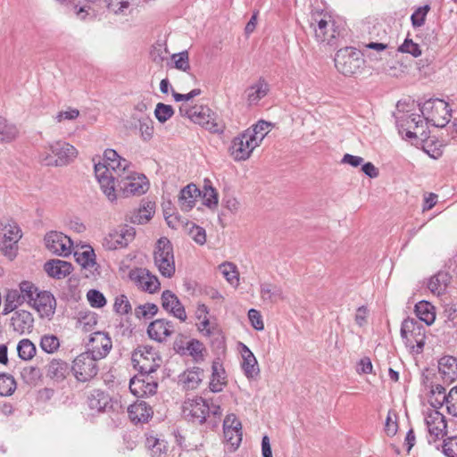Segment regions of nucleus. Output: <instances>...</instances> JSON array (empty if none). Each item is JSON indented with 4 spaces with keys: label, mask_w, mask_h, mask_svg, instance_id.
<instances>
[{
    "label": "nucleus",
    "mask_w": 457,
    "mask_h": 457,
    "mask_svg": "<svg viewBox=\"0 0 457 457\" xmlns=\"http://www.w3.org/2000/svg\"><path fill=\"white\" fill-rule=\"evenodd\" d=\"M130 168V163L123 158L117 159L116 162L107 163H95L96 178L100 184V187L107 198L113 202L116 200L115 181L118 175Z\"/></svg>",
    "instance_id": "f257e3e1"
},
{
    "label": "nucleus",
    "mask_w": 457,
    "mask_h": 457,
    "mask_svg": "<svg viewBox=\"0 0 457 457\" xmlns=\"http://www.w3.org/2000/svg\"><path fill=\"white\" fill-rule=\"evenodd\" d=\"M309 22L313 29L318 42L326 43L331 46L339 45V39L343 37L344 29H340L330 15L318 12H312Z\"/></svg>",
    "instance_id": "f03ea898"
},
{
    "label": "nucleus",
    "mask_w": 457,
    "mask_h": 457,
    "mask_svg": "<svg viewBox=\"0 0 457 457\" xmlns=\"http://www.w3.org/2000/svg\"><path fill=\"white\" fill-rule=\"evenodd\" d=\"M77 155L78 151L73 145L65 141L57 140L44 147L38 154V160L45 166L62 167L72 162Z\"/></svg>",
    "instance_id": "7ed1b4c3"
},
{
    "label": "nucleus",
    "mask_w": 457,
    "mask_h": 457,
    "mask_svg": "<svg viewBox=\"0 0 457 457\" xmlns=\"http://www.w3.org/2000/svg\"><path fill=\"white\" fill-rule=\"evenodd\" d=\"M395 122L399 133L404 139L412 141V144L414 145L422 144L424 150L430 154L429 150L427 149L429 142V132L426 129H423L420 133L418 131H412V129L416 130L425 126L424 120L421 119L420 115L403 112L400 116L396 117Z\"/></svg>",
    "instance_id": "20e7f679"
},
{
    "label": "nucleus",
    "mask_w": 457,
    "mask_h": 457,
    "mask_svg": "<svg viewBox=\"0 0 457 457\" xmlns=\"http://www.w3.org/2000/svg\"><path fill=\"white\" fill-rule=\"evenodd\" d=\"M180 116L188 118L212 133H222L224 125L216 120L215 113L206 105L190 106L183 103L179 109Z\"/></svg>",
    "instance_id": "39448f33"
},
{
    "label": "nucleus",
    "mask_w": 457,
    "mask_h": 457,
    "mask_svg": "<svg viewBox=\"0 0 457 457\" xmlns=\"http://www.w3.org/2000/svg\"><path fill=\"white\" fill-rule=\"evenodd\" d=\"M423 118L431 125L444 128L451 119L452 110L449 104L439 98H430L423 104H419Z\"/></svg>",
    "instance_id": "423d86ee"
},
{
    "label": "nucleus",
    "mask_w": 457,
    "mask_h": 457,
    "mask_svg": "<svg viewBox=\"0 0 457 457\" xmlns=\"http://www.w3.org/2000/svg\"><path fill=\"white\" fill-rule=\"evenodd\" d=\"M115 178V191H120L125 197L140 195L148 190L149 184L146 177L133 171L130 168Z\"/></svg>",
    "instance_id": "0eeeda50"
},
{
    "label": "nucleus",
    "mask_w": 457,
    "mask_h": 457,
    "mask_svg": "<svg viewBox=\"0 0 457 457\" xmlns=\"http://www.w3.org/2000/svg\"><path fill=\"white\" fill-rule=\"evenodd\" d=\"M362 56V53L354 47H343L336 54L335 66L345 76H353L362 68L364 64Z\"/></svg>",
    "instance_id": "6e6552de"
},
{
    "label": "nucleus",
    "mask_w": 457,
    "mask_h": 457,
    "mask_svg": "<svg viewBox=\"0 0 457 457\" xmlns=\"http://www.w3.org/2000/svg\"><path fill=\"white\" fill-rule=\"evenodd\" d=\"M401 337L411 352L422 353L426 342V328L419 320L405 319L401 326Z\"/></svg>",
    "instance_id": "1a4fd4ad"
},
{
    "label": "nucleus",
    "mask_w": 457,
    "mask_h": 457,
    "mask_svg": "<svg viewBox=\"0 0 457 457\" xmlns=\"http://www.w3.org/2000/svg\"><path fill=\"white\" fill-rule=\"evenodd\" d=\"M154 264L162 276L171 278L175 274L173 245L167 237H161L154 251Z\"/></svg>",
    "instance_id": "9d476101"
},
{
    "label": "nucleus",
    "mask_w": 457,
    "mask_h": 457,
    "mask_svg": "<svg viewBox=\"0 0 457 457\" xmlns=\"http://www.w3.org/2000/svg\"><path fill=\"white\" fill-rule=\"evenodd\" d=\"M0 250L5 256L12 259L16 256L17 244L22 237L19 225L11 219H5L0 222Z\"/></svg>",
    "instance_id": "9b49d317"
},
{
    "label": "nucleus",
    "mask_w": 457,
    "mask_h": 457,
    "mask_svg": "<svg viewBox=\"0 0 457 457\" xmlns=\"http://www.w3.org/2000/svg\"><path fill=\"white\" fill-rule=\"evenodd\" d=\"M131 361L139 373L154 374L161 366L162 358L154 347L142 345L133 352Z\"/></svg>",
    "instance_id": "f8f14e48"
},
{
    "label": "nucleus",
    "mask_w": 457,
    "mask_h": 457,
    "mask_svg": "<svg viewBox=\"0 0 457 457\" xmlns=\"http://www.w3.org/2000/svg\"><path fill=\"white\" fill-rule=\"evenodd\" d=\"M96 361L97 359L88 352L76 357L71 366V371L78 381L87 382L97 375Z\"/></svg>",
    "instance_id": "ddd939ff"
},
{
    "label": "nucleus",
    "mask_w": 457,
    "mask_h": 457,
    "mask_svg": "<svg viewBox=\"0 0 457 457\" xmlns=\"http://www.w3.org/2000/svg\"><path fill=\"white\" fill-rule=\"evenodd\" d=\"M157 388V378H154L153 374L138 372L129 381L130 392L138 398L155 395Z\"/></svg>",
    "instance_id": "4468645a"
},
{
    "label": "nucleus",
    "mask_w": 457,
    "mask_h": 457,
    "mask_svg": "<svg viewBox=\"0 0 457 457\" xmlns=\"http://www.w3.org/2000/svg\"><path fill=\"white\" fill-rule=\"evenodd\" d=\"M135 228L125 225L120 229H114L105 236L102 245L104 249L109 251L124 248L135 238Z\"/></svg>",
    "instance_id": "2eb2a0df"
},
{
    "label": "nucleus",
    "mask_w": 457,
    "mask_h": 457,
    "mask_svg": "<svg viewBox=\"0 0 457 457\" xmlns=\"http://www.w3.org/2000/svg\"><path fill=\"white\" fill-rule=\"evenodd\" d=\"M257 146L256 140L246 136V133L244 131L242 134L233 138L229 147V153L235 161H245Z\"/></svg>",
    "instance_id": "dca6fc26"
},
{
    "label": "nucleus",
    "mask_w": 457,
    "mask_h": 457,
    "mask_svg": "<svg viewBox=\"0 0 457 457\" xmlns=\"http://www.w3.org/2000/svg\"><path fill=\"white\" fill-rule=\"evenodd\" d=\"M183 412L190 421L203 424L210 414L209 403L203 397H195L185 403Z\"/></svg>",
    "instance_id": "f3484780"
},
{
    "label": "nucleus",
    "mask_w": 457,
    "mask_h": 457,
    "mask_svg": "<svg viewBox=\"0 0 457 457\" xmlns=\"http://www.w3.org/2000/svg\"><path fill=\"white\" fill-rule=\"evenodd\" d=\"M242 424L234 414L228 415L223 423V434L225 441L230 445V450L238 448L242 441Z\"/></svg>",
    "instance_id": "a211bd4d"
},
{
    "label": "nucleus",
    "mask_w": 457,
    "mask_h": 457,
    "mask_svg": "<svg viewBox=\"0 0 457 457\" xmlns=\"http://www.w3.org/2000/svg\"><path fill=\"white\" fill-rule=\"evenodd\" d=\"M46 246L57 255L68 256L71 253L72 242L61 232L51 231L45 237Z\"/></svg>",
    "instance_id": "6ab92c4d"
},
{
    "label": "nucleus",
    "mask_w": 457,
    "mask_h": 457,
    "mask_svg": "<svg viewBox=\"0 0 457 457\" xmlns=\"http://www.w3.org/2000/svg\"><path fill=\"white\" fill-rule=\"evenodd\" d=\"M129 277L143 290L151 294L156 292L161 286L157 277L152 275L146 269L137 268L131 270Z\"/></svg>",
    "instance_id": "aec40b11"
},
{
    "label": "nucleus",
    "mask_w": 457,
    "mask_h": 457,
    "mask_svg": "<svg viewBox=\"0 0 457 457\" xmlns=\"http://www.w3.org/2000/svg\"><path fill=\"white\" fill-rule=\"evenodd\" d=\"M425 423L429 436H433L434 442L446 435V420L439 411H428L425 417Z\"/></svg>",
    "instance_id": "412c9836"
},
{
    "label": "nucleus",
    "mask_w": 457,
    "mask_h": 457,
    "mask_svg": "<svg viewBox=\"0 0 457 457\" xmlns=\"http://www.w3.org/2000/svg\"><path fill=\"white\" fill-rule=\"evenodd\" d=\"M175 332V327L172 321L165 319H157L152 321L147 327L149 337L156 342L162 343L167 337Z\"/></svg>",
    "instance_id": "4be33fe9"
},
{
    "label": "nucleus",
    "mask_w": 457,
    "mask_h": 457,
    "mask_svg": "<svg viewBox=\"0 0 457 457\" xmlns=\"http://www.w3.org/2000/svg\"><path fill=\"white\" fill-rule=\"evenodd\" d=\"M90 353L97 360L105 357L112 349V340L107 334L104 332H95L89 339Z\"/></svg>",
    "instance_id": "5701e85b"
},
{
    "label": "nucleus",
    "mask_w": 457,
    "mask_h": 457,
    "mask_svg": "<svg viewBox=\"0 0 457 457\" xmlns=\"http://www.w3.org/2000/svg\"><path fill=\"white\" fill-rule=\"evenodd\" d=\"M162 306L165 311L171 313L180 321L184 322L187 320V316L183 304L180 303L178 296L170 290H165L162 292Z\"/></svg>",
    "instance_id": "b1692460"
},
{
    "label": "nucleus",
    "mask_w": 457,
    "mask_h": 457,
    "mask_svg": "<svg viewBox=\"0 0 457 457\" xmlns=\"http://www.w3.org/2000/svg\"><path fill=\"white\" fill-rule=\"evenodd\" d=\"M31 305L42 317L50 319L54 314L56 300L50 292L39 291V293H37V296Z\"/></svg>",
    "instance_id": "393cba45"
},
{
    "label": "nucleus",
    "mask_w": 457,
    "mask_h": 457,
    "mask_svg": "<svg viewBox=\"0 0 457 457\" xmlns=\"http://www.w3.org/2000/svg\"><path fill=\"white\" fill-rule=\"evenodd\" d=\"M71 371L69 363L61 359H52L46 367V377L58 383L63 381Z\"/></svg>",
    "instance_id": "a878e982"
},
{
    "label": "nucleus",
    "mask_w": 457,
    "mask_h": 457,
    "mask_svg": "<svg viewBox=\"0 0 457 457\" xmlns=\"http://www.w3.org/2000/svg\"><path fill=\"white\" fill-rule=\"evenodd\" d=\"M204 377V370L199 367H194L185 370L179 376V385L184 390H194L198 387Z\"/></svg>",
    "instance_id": "bb28decb"
},
{
    "label": "nucleus",
    "mask_w": 457,
    "mask_h": 457,
    "mask_svg": "<svg viewBox=\"0 0 457 457\" xmlns=\"http://www.w3.org/2000/svg\"><path fill=\"white\" fill-rule=\"evenodd\" d=\"M88 407L97 412H106L112 408V399L105 392L95 389L87 397Z\"/></svg>",
    "instance_id": "cd10ccee"
},
{
    "label": "nucleus",
    "mask_w": 457,
    "mask_h": 457,
    "mask_svg": "<svg viewBox=\"0 0 457 457\" xmlns=\"http://www.w3.org/2000/svg\"><path fill=\"white\" fill-rule=\"evenodd\" d=\"M130 420L135 423L147 422L153 416L152 407L143 400H137L128 408Z\"/></svg>",
    "instance_id": "c85d7f7f"
},
{
    "label": "nucleus",
    "mask_w": 457,
    "mask_h": 457,
    "mask_svg": "<svg viewBox=\"0 0 457 457\" xmlns=\"http://www.w3.org/2000/svg\"><path fill=\"white\" fill-rule=\"evenodd\" d=\"M33 323L32 314L24 310L16 311L11 319V324L14 331L21 335L30 332L33 328Z\"/></svg>",
    "instance_id": "c756f323"
},
{
    "label": "nucleus",
    "mask_w": 457,
    "mask_h": 457,
    "mask_svg": "<svg viewBox=\"0 0 457 457\" xmlns=\"http://www.w3.org/2000/svg\"><path fill=\"white\" fill-rule=\"evenodd\" d=\"M438 370L445 382L452 383L457 379V358L445 355L438 361Z\"/></svg>",
    "instance_id": "7c9ffc66"
},
{
    "label": "nucleus",
    "mask_w": 457,
    "mask_h": 457,
    "mask_svg": "<svg viewBox=\"0 0 457 457\" xmlns=\"http://www.w3.org/2000/svg\"><path fill=\"white\" fill-rule=\"evenodd\" d=\"M44 270L49 277L61 279L71 273L72 265L66 261L51 260L45 263Z\"/></svg>",
    "instance_id": "2f4dec72"
},
{
    "label": "nucleus",
    "mask_w": 457,
    "mask_h": 457,
    "mask_svg": "<svg viewBox=\"0 0 457 457\" xmlns=\"http://www.w3.org/2000/svg\"><path fill=\"white\" fill-rule=\"evenodd\" d=\"M201 196V190L195 185L189 184L180 191L179 203L184 212H189L195 206L196 199Z\"/></svg>",
    "instance_id": "473e14b6"
},
{
    "label": "nucleus",
    "mask_w": 457,
    "mask_h": 457,
    "mask_svg": "<svg viewBox=\"0 0 457 457\" xmlns=\"http://www.w3.org/2000/svg\"><path fill=\"white\" fill-rule=\"evenodd\" d=\"M155 203L152 201H143L140 207L134 210L127 220L134 224H144L150 220L154 213Z\"/></svg>",
    "instance_id": "72a5a7b5"
},
{
    "label": "nucleus",
    "mask_w": 457,
    "mask_h": 457,
    "mask_svg": "<svg viewBox=\"0 0 457 457\" xmlns=\"http://www.w3.org/2000/svg\"><path fill=\"white\" fill-rule=\"evenodd\" d=\"M260 295L262 301L269 303H276L285 299L282 287L271 283L261 284Z\"/></svg>",
    "instance_id": "f704fd0d"
},
{
    "label": "nucleus",
    "mask_w": 457,
    "mask_h": 457,
    "mask_svg": "<svg viewBox=\"0 0 457 457\" xmlns=\"http://www.w3.org/2000/svg\"><path fill=\"white\" fill-rule=\"evenodd\" d=\"M270 91V86L263 78H259L258 81L246 89L247 102L249 104H256L261 99L267 96Z\"/></svg>",
    "instance_id": "c9c22d12"
},
{
    "label": "nucleus",
    "mask_w": 457,
    "mask_h": 457,
    "mask_svg": "<svg viewBox=\"0 0 457 457\" xmlns=\"http://www.w3.org/2000/svg\"><path fill=\"white\" fill-rule=\"evenodd\" d=\"M212 378L209 383V388L213 393H219L222 391L223 386L226 385V378L224 376L225 370L221 364L218 361H213L212 366Z\"/></svg>",
    "instance_id": "e433bc0d"
},
{
    "label": "nucleus",
    "mask_w": 457,
    "mask_h": 457,
    "mask_svg": "<svg viewBox=\"0 0 457 457\" xmlns=\"http://www.w3.org/2000/svg\"><path fill=\"white\" fill-rule=\"evenodd\" d=\"M415 313L420 321L430 326L436 320L435 307L427 301H420L415 305Z\"/></svg>",
    "instance_id": "4c0bfd02"
},
{
    "label": "nucleus",
    "mask_w": 457,
    "mask_h": 457,
    "mask_svg": "<svg viewBox=\"0 0 457 457\" xmlns=\"http://www.w3.org/2000/svg\"><path fill=\"white\" fill-rule=\"evenodd\" d=\"M243 361L241 363L244 374L247 378H253L260 372L257 360L252 352L247 354H243Z\"/></svg>",
    "instance_id": "58836bf2"
},
{
    "label": "nucleus",
    "mask_w": 457,
    "mask_h": 457,
    "mask_svg": "<svg viewBox=\"0 0 457 457\" xmlns=\"http://www.w3.org/2000/svg\"><path fill=\"white\" fill-rule=\"evenodd\" d=\"M270 123L265 120H259L256 124L245 130L246 136L256 140L259 145L269 132Z\"/></svg>",
    "instance_id": "ea45409f"
},
{
    "label": "nucleus",
    "mask_w": 457,
    "mask_h": 457,
    "mask_svg": "<svg viewBox=\"0 0 457 457\" xmlns=\"http://www.w3.org/2000/svg\"><path fill=\"white\" fill-rule=\"evenodd\" d=\"M24 303V297L21 296L19 290H9L5 295V300L3 308V314L6 315L13 312L19 305Z\"/></svg>",
    "instance_id": "a19ab883"
},
{
    "label": "nucleus",
    "mask_w": 457,
    "mask_h": 457,
    "mask_svg": "<svg viewBox=\"0 0 457 457\" xmlns=\"http://www.w3.org/2000/svg\"><path fill=\"white\" fill-rule=\"evenodd\" d=\"M448 282V274L445 272H439L430 278L428 287L432 293L440 295L446 289Z\"/></svg>",
    "instance_id": "79ce46f5"
},
{
    "label": "nucleus",
    "mask_w": 457,
    "mask_h": 457,
    "mask_svg": "<svg viewBox=\"0 0 457 457\" xmlns=\"http://www.w3.org/2000/svg\"><path fill=\"white\" fill-rule=\"evenodd\" d=\"M201 197L203 198V204L209 208H215L218 205V194L209 179H204Z\"/></svg>",
    "instance_id": "37998d69"
},
{
    "label": "nucleus",
    "mask_w": 457,
    "mask_h": 457,
    "mask_svg": "<svg viewBox=\"0 0 457 457\" xmlns=\"http://www.w3.org/2000/svg\"><path fill=\"white\" fill-rule=\"evenodd\" d=\"M17 135L16 127L9 124L4 117L0 116V143L11 142Z\"/></svg>",
    "instance_id": "c03bdc74"
},
{
    "label": "nucleus",
    "mask_w": 457,
    "mask_h": 457,
    "mask_svg": "<svg viewBox=\"0 0 457 457\" xmlns=\"http://www.w3.org/2000/svg\"><path fill=\"white\" fill-rule=\"evenodd\" d=\"M138 119L140 136L144 141H149L154 135V121L148 115H141Z\"/></svg>",
    "instance_id": "a18cd8bd"
},
{
    "label": "nucleus",
    "mask_w": 457,
    "mask_h": 457,
    "mask_svg": "<svg viewBox=\"0 0 457 457\" xmlns=\"http://www.w3.org/2000/svg\"><path fill=\"white\" fill-rule=\"evenodd\" d=\"M17 351L21 359L29 361L35 356L37 349L29 339H21L17 345Z\"/></svg>",
    "instance_id": "49530a36"
},
{
    "label": "nucleus",
    "mask_w": 457,
    "mask_h": 457,
    "mask_svg": "<svg viewBox=\"0 0 457 457\" xmlns=\"http://www.w3.org/2000/svg\"><path fill=\"white\" fill-rule=\"evenodd\" d=\"M446 404L449 414L457 417V386H453L447 395L442 396L439 406Z\"/></svg>",
    "instance_id": "de8ad7c7"
},
{
    "label": "nucleus",
    "mask_w": 457,
    "mask_h": 457,
    "mask_svg": "<svg viewBox=\"0 0 457 457\" xmlns=\"http://www.w3.org/2000/svg\"><path fill=\"white\" fill-rule=\"evenodd\" d=\"M219 270L231 285H237L239 281V273L237 266L231 262H224L219 266Z\"/></svg>",
    "instance_id": "09e8293b"
},
{
    "label": "nucleus",
    "mask_w": 457,
    "mask_h": 457,
    "mask_svg": "<svg viewBox=\"0 0 457 457\" xmlns=\"http://www.w3.org/2000/svg\"><path fill=\"white\" fill-rule=\"evenodd\" d=\"M16 389V382L12 376L8 374H0V395L9 396Z\"/></svg>",
    "instance_id": "8fccbe9b"
},
{
    "label": "nucleus",
    "mask_w": 457,
    "mask_h": 457,
    "mask_svg": "<svg viewBox=\"0 0 457 457\" xmlns=\"http://www.w3.org/2000/svg\"><path fill=\"white\" fill-rule=\"evenodd\" d=\"M21 296L24 297V302H28L31 304L37 296V293H39L38 289L35 285L29 281H22L20 284L19 290Z\"/></svg>",
    "instance_id": "3c124183"
},
{
    "label": "nucleus",
    "mask_w": 457,
    "mask_h": 457,
    "mask_svg": "<svg viewBox=\"0 0 457 457\" xmlns=\"http://www.w3.org/2000/svg\"><path fill=\"white\" fill-rule=\"evenodd\" d=\"M40 347L47 353H54L60 347V340L54 335H45L41 337Z\"/></svg>",
    "instance_id": "603ef678"
},
{
    "label": "nucleus",
    "mask_w": 457,
    "mask_h": 457,
    "mask_svg": "<svg viewBox=\"0 0 457 457\" xmlns=\"http://www.w3.org/2000/svg\"><path fill=\"white\" fill-rule=\"evenodd\" d=\"M158 310L156 304L146 303L135 308V316L137 319H150L158 312Z\"/></svg>",
    "instance_id": "864d4df0"
},
{
    "label": "nucleus",
    "mask_w": 457,
    "mask_h": 457,
    "mask_svg": "<svg viewBox=\"0 0 457 457\" xmlns=\"http://www.w3.org/2000/svg\"><path fill=\"white\" fill-rule=\"evenodd\" d=\"M75 258L79 264L83 268H92L96 264V254L93 249L86 250L81 253H75Z\"/></svg>",
    "instance_id": "5fc2aeb1"
},
{
    "label": "nucleus",
    "mask_w": 457,
    "mask_h": 457,
    "mask_svg": "<svg viewBox=\"0 0 457 457\" xmlns=\"http://www.w3.org/2000/svg\"><path fill=\"white\" fill-rule=\"evenodd\" d=\"M174 114V109L171 105L163 103H158L154 110V115L161 123L166 122Z\"/></svg>",
    "instance_id": "6e6d98bb"
},
{
    "label": "nucleus",
    "mask_w": 457,
    "mask_h": 457,
    "mask_svg": "<svg viewBox=\"0 0 457 457\" xmlns=\"http://www.w3.org/2000/svg\"><path fill=\"white\" fill-rule=\"evenodd\" d=\"M113 309L117 313L121 315L128 314L132 310L131 304L125 295L116 296Z\"/></svg>",
    "instance_id": "4d7b16f0"
},
{
    "label": "nucleus",
    "mask_w": 457,
    "mask_h": 457,
    "mask_svg": "<svg viewBox=\"0 0 457 457\" xmlns=\"http://www.w3.org/2000/svg\"><path fill=\"white\" fill-rule=\"evenodd\" d=\"M430 10V6L426 4L419 7L411 16V24L414 28H419L425 23L426 16Z\"/></svg>",
    "instance_id": "13d9d810"
},
{
    "label": "nucleus",
    "mask_w": 457,
    "mask_h": 457,
    "mask_svg": "<svg viewBox=\"0 0 457 457\" xmlns=\"http://www.w3.org/2000/svg\"><path fill=\"white\" fill-rule=\"evenodd\" d=\"M186 350L188 352V354L191 355L195 361H198L203 359V344L196 339H192L187 342Z\"/></svg>",
    "instance_id": "bf43d9fd"
},
{
    "label": "nucleus",
    "mask_w": 457,
    "mask_h": 457,
    "mask_svg": "<svg viewBox=\"0 0 457 457\" xmlns=\"http://www.w3.org/2000/svg\"><path fill=\"white\" fill-rule=\"evenodd\" d=\"M168 54L169 52L167 47L162 44L154 45L150 52L153 62L157 64H161L164 60H166Z\"/></svg>",
    "instance_id": "052dcab7"
},
{
    "label": "nucleus",
    "mask_w": 457,
    "mask_h": 457,
    "mask_svg": "<svg viewBox=\"0 0 457 457\" xmlns=\"http://www.w3.org/2000/svg\"><path fill=\"white\" fill-rule=\"evenodd\" d=\"M443 453L447 457H457V436L444 439L442 445Z\"/></svg>",
    "instance_id": "680f3d73"
},
{
    "label": "nucleus",
    "mask_w": 457,
    "mask_h": 457,
    "mask_svg": "<svg viewBox=\"0 0 457 457\" xmlns=\"http://www.w3.org/2000/svg\"><path fill=\"white\" fill-rule=\"evenodd\" d=\"M21 376L25 383L34 384L40 378V370L33 366L25 367L21 371Z\"/></svg>",
    "instance_id": "e2e57ef3"
},
{
    "label": "nucleus",
    "mask_w": 457,
    "mask_h": 457,
    "mask_svg": "<svg viewBox=\"0 0 457 457\" xmlns=\"http://www.w3.org/2000/svg\"><path fill=\"white\" fill-rule=\"evenodd\" d=\"M174 60V67L178 70L187 71L190 69L187 51H183L171 55Z\"/></svg>",
    "instance_id": "0e129e2a"
},
{
    "label": "nucleus",
    "mask_w": 457,
    "mask_h": 457,
    "mask_svg": "<svg viewBox=\"0 0 457 457\" xmlns=\"http://www.w3.org/2000/svg\"><path fill=\"white\" fill-rule=\"evenodd\" d=\"M399 52L407 53L411 54L413 57H419L421 55V50L420 46L414 43L411 39L406 38L403 43L398 48Z\"/></svg>",
    "instance_id": "69168bd1"
},
{
    "label": "nucleus",
    "mask_w": 457,
    "mask_h": 457,
    "mask_svg": "<svg viewBox=\"0 0 457 457\" xmlns=\"http://www.w3.org/2000/svg\"><path fill=\"white\" fill-rule=\"evenodd\" d=\"M87 300L90 305L95 308H101L106 304L104 295L96 289H91L87 292Z\"/></svg>",
    "instance_id": "338daca9"
},
{
    "label": "nucleus",
    "mask_w": 457,
    "mask_h": 457,
    "mask_svg": "<svg viewBox=\"0 0 457 457\" xmlns=\"http://www.w3.org/2000/svg\"><path fill=\"white\" fill-rule=\"evenodd\" d=\"M189 235L195 243L201 245L206 242V233L202 227L194 224L189 229Z\"/></svg>",
    "instance_id": "774afa93"
}]
</instances>
